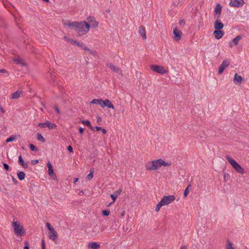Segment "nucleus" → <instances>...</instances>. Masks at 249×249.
I'll list each match as a JSON object with an SVG mask.
<instances>
[{"instance_id":"nucleus-1","label":"nucleus","mask_w":249,"mask_h":249,"mask_svg":"<svg viewBox=\"0 0 249 249\" xmlns=\"http://www.w3.org/2000/svg\"><path fill=\"white\" fill-rule=\"evenodd\" d=\"M62 22L67 28L74 30L80 36L86 35L90 28L89 24L86 21L71 22L69 20L62 19Z\"/></svg>"},{"instance_id":"nucleus-2","label":"nucleus","mask_w":249,"mask_h":249,"mask_svg":"<svg viewBox=\"0 0 249 249\" xmlns=\"http://www.w3.org/2000/svg\"><path fill=\"white\" fill-rule=\"evenodd\" d=\"M226 159L229 162L232 168L239 174L243 175L245 173V170L234 159L228 155H226Z\"/></svg>"},{"instance_id":"nucleus-3","label":"nucleus","mask_w":249,"mask_h":249,"mask_svg":"<svg viewBox=\"0 0 249 249\" xmlns=\"http://www.w3.org/2000/svg\"><path fill=\"white\" fill-rule=\"evenodd\" d=\"M12 226L14 228V231L17 236H22L25 234V231L23 227L20 225L18 221H13Z\"/></svg>"},{"instance_id":"nucleus-4","label":"nucleus","mask_w":249,"mask_h":249,"mask_svg":"<svg viewBox=\"0 0 249 249\" xmlns=\"http://www.w3.org/2000/svg\"><path fill=\"white\" fill-rule=\"evenodd\" d=\"M46 226L50 231L49 238L53 241L56 242L58 240L57 233L49 222L46 223Z\"/></svg>"},{"instance_id":"nucleus-5","label":"nucleus","mask_w":249,"mask_h":249,"mask_svg":"<svg viewBox=\"0 0 249 249\" xmlns=\"http://www.w3.org/2000/svg\"><path fill=\"white\" fill-rule=\"evenodd\" d=\"M160 167V159L147 162L145 165L147 170H156Z\"/></svg>"},{"instance_id":"nucleus-6","label":"nucleus","mask_w":249,"mask_h":249,"mask_svg":"<svg viewBox=\"0 0 249 249\" xmlns=\"http://www.w3.org/2000/svg\"><path fill=\"white\" fill-rule=\"evenodd\" d=\"M150 68L153 71L160 74H166L168 72V70H166L164 67L158 65H150Z\"/></svg>"},{"instance_id":"nucleus-7","label":"nucleus","mask_w":249,"mask_h":249,"mask_svg":"<svg viewBox=\"0 0 249 249\" xmlns=\"http://www.w3.org/2000/svg\"><path fill=\"white\" fill-rule=\"evenodd\" d=\"M175 196L174 195L164 196L161 199L164 205H167L175 200Z\"/></svg>"},{"instance_id":"nucleus-8","label":"nucleus","mask_w":249,"mask_h":249,"mask_svg":"<svg viewBox=\"0 0 249 249\" xmlns=\"http://www.w3.org/2000/svg\"><path fill=\"white\" fill-rule=\"evenodd\" d=\"M38 126L41 128H44L47 127L49 129H55L57 127V125L55 124H52L51 122L47 120L44 123H40L38 124Z\"/></svg>"},{"instance_id":"nucleus-9","label":"nucleus","mask_w":249,"mask_h":249,"mask_svg":"<svg viewBox=\"0 0 249 249\" xmlns=\"http://www.w3.org/2000/svg\"><path fill=\"white\" fill-rule=\"evenodd\" d=\"M101 104L100 106L104 108L105 107H107L110 109H114V107L111 102L108 99H106L105 100H103L101 99Z\"/></svg>"},{"instance_id":"nucleus-10","label":"nucleus","mask_w":249,"mask_h":249,"mask_svg":"<svg viewBox=\"0 0 249 249\" xmlns=\"http://www.w3.org/2000/svg\"><path fill=\"white\" fill-rule=\"evenodd\" d=\"M244 3V0H231L229 5L231 7H240L243 6Z\"/></svg>"},{"instance_id":"nucleus-11","label":"nucleus","mask_w":249,"mask_h":249,"mask_svg":"<svg viewBox=\"0 0 249 249\" xmlns=\"http://www.w3.org/2000/svg\"><path fill=\"white\" fill-rule=\"evenodd\" d=\"M173 34L174 35V39L175 41H178L180 40L182 32L179 29H178L177 27H176L173 30Z\"/></svg>"},{"instance_id":"nucleus-12","label":"nucleus","mask_w":249,"mask_h":249,"mask_svg":"<svg viewBox=\"0 0 249 249\" xmlns=\"http://www.w3.org/2000/svg\"><path fill=\"white\" fill-rule=\"evenodd\" d=\"M222 7L219 3H217L214 11V18H219L221 14Z\"/></svg>"},{"instance_id":"nucleus-13","label":"nucleus","mask_w":249,"mask_h":249,"mask_svg":"<svg viewBox=\"0 0 249 249\" xmlns=\"http://www.w3.org/2000/svg\"><path fill=\"white\" fill-rule=\"evenodd\" d=\"M224 27V24L219 19L215 18V21L214 23V28L215 30H222Z\"/></svg>"},{"instance_id":"nucleus-14","label":"nucleus","mask_w":249,"mask_h":249,"mask_svg":"<svg viewBox=\"0 0 249 249\" xmlns=\"http://www.w3.org/2000/svg\"><path fill=\"white\" fill-rule=\"evenodd\" d=\"M107 66L114 72L118 73L123 76L122 71L119 68L116 67L112 63H107Z\"/></svg>"},{"instance_id":"nucleus-15","label":"nucleus","mask_w":249,"mask_h":249,"mask_svg":"<svg viewBox=\"0 0 249 249\" xmlns=\"http://www.w3.org/2000/svg\"><path fill=\"white\" fill-rule=\"evenodd\" d=\"M213 34L216 39H219L222 37L224 33L221 30H215Z\"/></svg>"},{"instance_id":"nucleus-16","label":"nucleus","mask_w":249,"mask_h":249,"mask_svg":"<svg viewBox=\"0 0 249 249\" xmlns=\"http://www.w3.org/2000/svg\"><path fill=\"white\" fill-rule=\"evenodd\" d=\"M89 22L90 23V26H92L94 28H96L98 26V22L95 20V19L93 17H89L87 18Z\"/></svg>"},{"instance_id":"nucleus-17","label":"nucleus","mask_w":249,"mask_h":249,"mask_svg":"<svg viewBox=\"0 0 249 249\" xmlns=\"http://www.w3.org/2000/svg\"><path fill=\"white\" fill-rule=\"evenodd\" d=\"M243 80V78L240 75H239L237 73L234 74V76L233 78V82L236 84H240L242 81Z\"/></svg>"},{"instance_id":"nucleus-18","label":"nucleus","mask_w":249,"mask_h":249,"mask_svg":"<svg viewBox=\"0 0 249 249\" xmlns=\"http://www.w3.org/2000/svg\"><path fill=\"white\" fill-rule=\"evenodd\" d=\"M18 164L21 165L24 169H27L28 167V165L27 162H25L24 160H23L22 158V156L20 155L18 156Z\"/></svg>"},{"instance_id":"nucleus-19","label":"nucleus","mask_w":249,"mask_h":249,"mask_svg":"<svg viewBox=\"0 0 249 249\" xmlns=\"http://www.w3.org/2000/svg\"><path fill=\"white\" fill-rule=\"evenodd\" d=\"M88 247L91 249H98L100 247V245L97 242H92L89 243Z\"/></svg>"},{"instance_id":"nucleus-20","label":"nucleus","mask_w":249,"mask_h":249,"mask_svg":"<svg viewBox=\"0 0 249 249\" xmlns=\"http://www.w3.org/2000/svg\"><path fill=\"white\" fill-rule=\"evenodd\" d=\"M139 33L142 36L143 39H146V33L145 31V28L143 26H141L139 27Z\"/></svg>"},{"instance_id":"nucleus-21","label":"nucleus","mask_w":249,"mask_h":249,"mask_svg":"<svg viewBox=\"0 0 249 249\" xmlns=\"http://www.w3.org/2000/svg\"><path fill=\"white\" fill-rule=\"evenodd\" d=\"M230 63H222L218 69V73L219 74H222L225 69L229 66Z\"/></svg>"},{"instance_id":"nucleus-22","label":"nucleus","mask_w":249,"mask_h":249,"mask_svg":"<svg viewBox=\"0 0 249 249\" xmlns=\"http://www.w3.org/2000/svg\"><path fill=\"white\" fill-rule=\"evenodd\" d=\"M17 176L18 179L20 181L23 180L25 177V174L23 171H18L17 172Z\"/></svg>"},{"instance_id":"nucleus-23","label":"nucleus","mask_w":249,"mask_h":249,"mask_svg":"<svg viewBox=\"0 0 249 249\" xmlns=\"http://www.w3.org/2000/svg\"><path fill=\"white\" fill-rule=\"evenodd\" d=\"M48 175L51 178H52L53 179H56V176L55 174L54 173L53 168L48 169Z\"/></svg>"},{"instance_id":"nucleus-24","label":"nucleus","mask_w":249,"mask_h":249,"mask_svg":"<svg viewBox=\"0 0 249 249\" xmlns=\"http://www.w3.org/2000/svg\"><path fill=\"white\" fill-rule=\"evenodd\" d=\"M22 93L21 91L18 90L12 94L11 98L13 99H18L20 97V94Z\"/></svg>"},{"instance_id":"nucleus-25","label":"nucleus","mask_w":249,"mask_h":249,"mask_svg":"<svg viewBox=\"0 0 249 249\" xmlns=\"http://www.w3.org/2000/svg\"><path fill=\"white\" fill-rule=\"evenodd\" d=\"M81 123L89 127L90 129H93V126L91 125L90 122L89 120H81Z\"/></svg>"},{"instance_id":"nucleus-26","label":"nucleus","mask_w":249,"mask_h":249,"mask_svg":"<svg viewBox=\"0 0 249 249\" xmlns=\"http://www.w3.org/2000/svg\"><path fill=\"white\" fill-rule=\"evenodd\" d=\"M83 50H87L91 54H93L94 52L92 50L88 48V47L83 43H81L80 46Z\"/></svg>"},{"instance_id":"nucleus-27","label":"nucleus","mask_w":249,"mask_h":249,"mask_svg":"<svg viewBox=\"0 0 249 249\" xmlns=\"http://www.w3.org/2000/svg\"><path fill=\"white\" fill-rule=\"evenodd\" d=\"M160 167H161L162 165L164 166H168L171 165V163L166 162L161 159H160Z\"/></svg>"},{"instance_id":"nucleus-28","label":"nucleus","mask_w":249,"mask_h":249,"mask_svg":"<svg viewBox=\"0 0 249 249\" xmlns=\"http://www.w3.org/2000/svg\"><path fill=\"white\" fill-rule=\"evenodd\" d=\"M94 169L91 168L89 171V173L87 175V178L88 180L91 179L93 177Z\"/></svg>"},{"instance_id":"nucleus-29","label":"nucleus","mask_w":249,"mask_h":249,"mask_svg":"<svg viewBox=\"0 0 249 249\" xmlns=\"http://www.w3.org/2000/svg\"><path fill=\"white\" fill-rule=\"evenodd\" d=\"M37 140L44 143L46 142L45 139L42 136L40 133H38L37 134Z\"/></svg>"},{"instance_id":"nucleus-30","label":"nucleus","mask_w":249,"mask_h":249,"mask_svg":"<svg viewBox=\"0 0 249 249\" xmlns=\"http://www.w3.org/2000/svg\"><path fill=\"white\" fill-rule=\"evenodd\" d=\"M101 98L94 99L90 101V104H97L100 106V105L101 104Z\"/></svg>"},{"instance_id":"nucleus-31","label":"nucleus","mask_w":249,"mask_h":249,"mask_svg":"<svg viewBox=\"0 0 249 249\" xmlns=\"http://www.w3.org/2000/svg\"><path fill=\"white\" fill-rule=\"evenodd\" d=\"M164 206L163 204L162 203V201L160 200V202H159L156 205L155 211L156 212H158L160 210V208L163 206Z\"/></svg>"},{"instance_id":"nucleus-32","label":"nucleus","mask_w":249,"mask_h":249,"mask_svg":"<svg viewBox=\"0 0 249 249\" xmlns=\"http://www.w3.org/2000/svg\"><path fill=\"white\" fill-rule=\"evenodd\" d=\"M68 40L71 42V43L72 44H74L76 46H80V44L81 42H78L77 41V40H74V39H69Z\"/></svg>"},{"instance_id":"nucleus-33","label":"nucleus","mask_w":249,"mask_h":249,"mask_svg":"<svg viewBox=\"0 0 249 249\" xmlns=\"http://www.w3.org/2000/svg\"><path fill=\"white\" fill-rule=\"evenodd\" d=\"M16 136L11 135L9 138H8L6 140V142L8 143L9 142H13L16 140Z\"/></svg>"},{"instance_id":"nucleus-34","label":"nucleus","mask_w":249,"mask_h":249,"mask_svg":"<svg viewBox=\"0 0 249 249\" xmlns=\"http://www.w3.org/2000/svg\"><path fill=\"white\" fill-rule=\"evenodd\" d=\"M191 185L189 184L187 186V187L185 189L184 193H183V196L184 197H187V196L189 192V188H191Z\"/></svg>"},{"instance_id":"nucleus-35","label":"nucleus","mask_w":249,"mask_h":249,"mask_svg":"<svg viewBox=\"0 0 249 249\" xmlns=\"http://www.w3.org/2000/svg\"><path fill=\"white\" fill-rule=\"evenodd\" d=\"M241 39V36H237L234 38L233 39L232 42L234 43V44L237 45L238 44V41Z\"/></svg>"},{"instance_id":"nucleus-36","label":"nucleus","mask_w":249,"mask_h":249,"mask_svg":"<svg viewBox=\"0 0 249 249\" xmlns=\"http://www.w3.org/2000/svg\"><path fill=\"white\" fill-rule=\"evenodd\" d=\"M227 249H234V248L232 247V243H231L229 239L227 241Z\"/></svg>"},{"instance_id":"nucleus-37","label":"nucleus","mask_w":249,"mask_h":249,"mask_svg":"<svg viewBox=\"0 0 249 249\" xmlns=\"http://www.w3.org/2000/svg\"><path fill=\"white\" fill-rule=\"evenodd\" d=\"M110 213V210L109 209H106L102 211V214L103 216H108Z\"/></svg>"},{"instance_id":"nucleus-38","label":"nucleus","mask_w":249,"mask_h":249,"mask_svg":"<svg viewBox=\"0 0 249 249\" xmlns=\"http://www.w3.org/2000/svg\"><path fill=\"white\" fill-rule=\"evenodd\" d=\"M29 146L31 149V150L33 151H38V148L36 147L33 144L30 143L29 144Z\"/></svg>"},{"instance_id":"nucleus-39","label":"nucleus","mask_w":249,"mask_h":249,"mask_svg":"<svg viewBox=\"0 0 249 249\" xmlns=\"http://www.w3.org/2000/svg\"><path fill=\"white\" fill-rule=\"evenodd\" d=\"M224 179L225 181H227L230 178V175L226 173L223 172Z\"/></svg>"},{"instance_id":"nucleus-40","label":"nucleus","mask_w":249,"mask_h":249,"mask_svg":"<svg viewBox=\"0 0 249 249\" xmlns=\"http://www.w3.org/2000/svg\"><path fill=\"white\" fill-rule=\"evenodd\" d=\"M117 195H115L114 193L110 195V197L113 200V202H115L117 198Z\"/></svg>"},{"instance_id":"nucleus-41","label":"nucleus","mask_w":249,"mask_h":249,"mask_svg":"<svg viewBox=\"0 0 249 249\" xmlns=\"http://www.w3.org/2000/svg\"><path fill=\"white\" fill-rule=\"evenodd\" d=\"M3 168L6 170V171H8L10 169V167L9 166V165L6 163H4V162H3Z\"/></svg>"},{"instance_id":"nucleus-42","label":"nucleus","mask_w":249,"mask_h":249,"mask_svg":"<svg viewBox=\"0 0 249 249\" xmlns=\"http://www.w3.org/2000/svg\"><path fill=\"white\" fill-rule=\"evenodd\" d=\"M102 129V127L101 126H95L93 127V129H91L93 131H100V129Z\"/></svg>"},{"instance_id":"nucleus-43","label":"nucleus","mask_w":249,"mask_h":249,"mask_svg":"<svg viewBox=\"0 0 249 249\" xmlns=\"http://www.w3.org/2000/svg\"><path fill=\"white\" fill-rule=\"evenodd\" d=\"M23 249H30L29 244L27 241L24 242V247Z\"/></svg>"},{"instance_id":"nucleus-44","label":"nucleus","mask_w":249,"mask_h":249,"mask_svg":"<svg viewBox=\"0 0 249 249\" xmlns=\"http://www.w3.org/2000/svg\"><path fill=\"white\" fill-rule=\"evenodd\" d=\"M54 109L55 111V112L57 113V114H60V111L57 105H55L54 106Z\"/></svg>"},{"instance_id":"nucleus-45","label":"nucleus","mask_w":249,"mask_h":249,"mask_svg":"<svg viewBox=\"0 0 249 249\" xmlns=\"http://www.w3.org/2000/svg\"><path fill=\"white\" fill-rule=\"evenodd\" d=\"M67 149L69 151L70 153H73V148L71 145H69L67 147Z\"/></svg>"},{"instance_id":"nucleus-46","label":"nucleus","mask_w":249,"mask_h":249,"mask_svg":"<svg viewBox=\"0 0 249 249\" xmlns=\"http://www.w3.org/2000/svg\"><path fill=\"white\" fill-rule=\"evenodd\" d=\"M41 249H45V243L43 239L41 240Z\"/></svg>"},{"instance_id":"nucleus-47","label":"nucleus","mask_w":249,"mask_h":249,"mask_svg":"<svg viewBox=\"0 0 249 249\" xmlns=\"http://www.w3.org/2000/svg\"><path fill=\"white\" fill-rule=\"evenodd\" d=\"M122 192V190L121 189H119L118 190L115 191L114 193L115 195H117V196L121 193Z\"/></svg>"},{"instance_id":"nucleus-48","label":"nucleus","mask_w":249,"mask_h":249,"mask_svg":"<svg viewBox=\"0 0 249 249\" xmlns=\"http://www.w3.org/2000/svg\"><path fill=\"white\" fill-rule=\"evenodd\" d=\"M11 177H12V181L14 182V184L15 185H17L18 184V180L13 176H11Z\"/></svg>"},{"instance_id":"nucleus-49","label":"nucleus","mask_w":249,"mask_h":249,"mask_svg":"<svg viewBox=\"0 0 249 249\" xmlns=\"http://www.w3.org/2000/svg\"><path fill=\"white\" fill-rule=\"evenodd\" d=\"M79 132L81 135H83L84 133V129L81 127H79Z\"/></svg>"},{"instance_id":"nucleus-50","label":"nucleus","mask_w":249,"mask_h":249,"mask_svg":"<svg viewBox=\"0 0 249 249\" xmlns=\"http://www.w3.org/2000/svg\"><path fill=\"white\" fill-rule=\"evenodd\" d=\"M47 166L48 169H52V168H53V165H52L50 161L48 162V163L47 164Z\"/></svg>"},{"instance_id":"nucleus-51","label":"nucleus","mask_w":249,"mask_h":249,"mask_svg":"<svg viewBox=\"0 0 249 249\" xmlns=\"http://www.w3.org/2000/svg\"><path fill=\"white\" fill-rule=\"evenodd\" d=\"M39 162V160H32L31 162V163L33 164V165H35V164H36L37 163H38Z\"/></svg>"},{"instance_id":"nucleus-52","label":"nucleus","mask_w":249,"mask_h":249,"mask_svg":"<svg viewBox=\"0 0 249 249\" xmlns=\"http://www.w3.org/2000/svg\"><path fill=\"white\" fill-rule=\"evenodd\" d=\"M179 25L180 26L184 25L185 24V22L184 20H181L179 21Z\"/></svg>"},{"instance_id":"nucleus-53","label":"nucleus","mask_w":249,"mask_h":249,"mask_svg":"<svg viewBox=\"0 0 249 249\" xmlns=\"http://www.w3.org/2000/svg\"><path fill=\"white\" fill-rule=\"evenodd\" d=\"M14 62H18V63H19V62H22L19 59L18 57H17V58H15L14 60Z\"/></svg>"},{"instance_id":"nucleus-54","label":"nucleus","mask_w":249,"mask_h":249,"mask_svg":"<svg viewBox=\"0 0 249 249\" xmlns=\"http://www.w3.org/2000/svg\"><path fill=\"white\" fill-rule=\"evenodd\" d=\"M101 121H102L101 117H100V116H98L97 117V123H100Z\"/></svg>"},{"instance_id":"nucleus-55","label":"nucleus","mask_w":249,"mask_h":249,"mask_svg":"<svg viewBox=\"0 0 249 249\" xmlns=\"http://www.w3.org/2000/svg\"><path fill=\"white\" fill-rule=\"evenodd\" d=\"M100 131H101L102 133L104 134H105L107 133V130L104 128L102 127V129H100Z\"/></svg>"},{"instance_id":"nucleus-56","label":"nucleus","mask_w":249,"mask_h":249,"mask_svg":"<svg viewBox=\"0 0 249 249\" xmlns=\"http://www.w3.org/2000/svg\"><path fill=\"white\" fill-rule=\"evenodd\" d=\"M51 80L53 82H55V76L54 75H52L51 74Z\"/></svg>"},{"instance_id":"nucleus-57","label":"nucleus","mask_w":249,"mask_h":249,"mask_svg":"<svg viewBox=\"0 0 249 249\" xmlns=\"http://www.w3.org/2000/svg\"><path fill=\"white\" fill-rule=\"evenodd\" d=\"M0 72L1 73H7V71L4 69H0Z\"/></svg>"},{"instance_id":"nucleus-58","label":"nucleus","mask_w":249,"mask_h":249,"mask_svg":"<svg viewBox=\"0 0 249 249\" xmlns=\"http://www.w3.org/2000/svg\"><path fill=\"white\" fill-rule=\"evenodd\" d=\"M0 110L2 113H4L5 112V110L4 109V108L1 107V105H0Z\"/></svg>"},{"instance_id":"nucleus-59","label":"nucleus","mask_w":249,"mask_h":249,"mask_svg":"<svg viewBox=\"0 0 249 249\" xmlns=\"http://www.w3.org/2000/svg\"><path fill=\"white\" fill-rule=\"evenodd\" d=\"M125 212L124 210H123L121 213V215L122 217H124L125 215Z\"/></svg>"},{"instance_id":"nucleus-60","label":"nucleus","mask_w":249,"mask_h":249,"mask_svg":"<svg viewBox=\"0 0 249 249\" xmlns=\"http://www.w3.org/2000/svg\"><path fill=\"white\" fill-rule=\"evenodd\" d=\"M78 180H79V178H75L73 180V183H75L76 182H77L78 181Z\"/></svg>"},{"instance_id":"nucleus-61","label":"nucleus","mask_w":249,"mask_h":249,"mask_svg":"<svg viewBox=\"0 0 249 249\" xmlns=\"http://www.w3.org/2000/svg\"><path fill=\"white\" fill-rule=\"evenodd\" d=\"M114 202L112 201L111 202H110L109 204H108L107 205V207H109L111 205H112Z\"/></svg>"},{"instance_id":"nucleus-62","label":"nucleus","mask_w":249,"mask_h":249,"mask_svg":"<svg viewBox=\"0 0 249 249\" xmlns=\"http://www.w3.org/2000/svg\"><path fill=\"white\" fill-rule=\"evenodd\" d=\"M180 249H187L185 246H181Z\"/></svg>"},{"instance_id":"nucleus-63","label":"nucleus","mask_w":249,"mask_h":249,"mask_svg":"<svg viewBox=\"0 0 249 249\" xmlns=\"http://www.w3.org/2000/svg\"><path fill=\"white\" fill-rule=\"evenodd\" d=\"M20 64H22V66H26V64L27 63H20Z\"/></svg>"},{"instance_id":"nucleus-64","label":"nucleus","mask_w":249,"mask_h":249,"mask_svg":"<svg viewBox=\"0 0 249 249\" xmlns=\"http://www.w3.org/2000/svg\"><path fill=\"white\" fill-rule=\"evenodd\" d=\"M109 12H110V10L109 9H107L106 10V12H107V13H109Z\"/></svg>"}]
</instances>
